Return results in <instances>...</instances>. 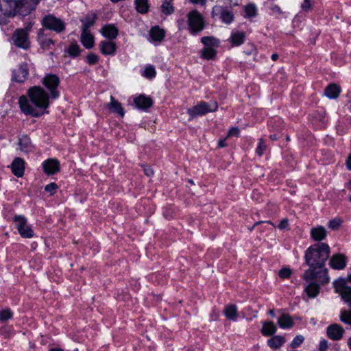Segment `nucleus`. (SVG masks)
<instances>
[{
    "label": "nucleus",
    "instance_id": "obj_1",
    "mask_svg": "<svg viewBox=\"0 0 351 351\" xmlns=\"http://www.w3.org/2000/svg\"><path fill=\"white\" fill-rule=\"evenodd\" d=\"M330 254L329 246L324 243H316L309 247L306 251L305 259L309 269L318 273L319 279L329 282L328 270L325 268V262Z\"/></svg>",
    "mask_w": 351,
    "mask_h": 351
},
{
    "label": "nucleus",
    "instance_id": "obj_2",
    "mask_svg": "<svg viewBox=\"0 0 351 351\" xmlns=\"http://www.w3.org/2000/svg\"><path fill=\"white\" fill-rule=\"evenodd\" d=\"M306 284L304 291L309 298H315L319 292L320 285H324L328 282L321 280L318 276V273H315L312 269H307L304 275Z\"/></svg>",
    "mask_w": 351,
    "mask_h": 351
},
{
    "label": "nucleus",
    "instance_id": "obj_3",
    "mask_svg": "<svg viewBox=\"0 0 351 351\" xmlns=\"http://www.w3.org/2000/svg\"><path fill=\"white\" fill-rule=\"evenodd\" d=\"M28 95L30 101L37 108L47 109L49 106V97L47 93L40 86H34L29 90Z\"/></svg>",
    "mask_w": 351,
    "mask_h": 351
},
{
    "label": "nucleus",
    "instance_id": "obj_4",
    "mask_svg": "<svg viewBox=\"0 0 351 351\" xmlns=\"http://www.w3.org/2000/svg\"><path fill=\"white\" fill-rule=\"evenodd\" d=\"M218 105L216 101H211L208 103L201 101L193 108H189L187 112L191 119L197 116H202L208 112L217 110Z\"/></svg>",
    "mask_w": 351,
    "mask_h": 351
},
{
    "label": "nucleus",
    "instance_id": "obj_5",
    "mask_svg": "<svg viewBox=\"0 0 351 351\" xmlns=\"http://www.w3.org/2000/svg\"><path fill=\"white\" fill-rule=\"evenodd\" d=\"M335 293L351 308V287L347 286V280L340 278L333 282Z\"/></svg>",
    "mask_w": 351,
    "mask_h": 351
},
{
    "label": "nucleus",
    "instance_id": "obj_6",
    "mask_svg": "<svg viewBox=\"0 0 351 351\" xmlns=\"http://www.w3.org/2000/svg\"><path fill=\"white\" fill-rule=\"evenodd\" d=\"M188 24L193 34L201 32L204 27V19L197 10H193L188 14Z\"/></svg>",
    "mask_w": 351,
    "mask_h": 351
},
{
    "label": "nucleus",
    "instance_id": "obj_7",
    "mask_svg": "<svg viewBox=\"0 0 351 351\" xmlns=\"http://www.w3.org/2000/svg\"><path fill=\"white\" fill-rule=\"evenodd\" d=\"M42 23L45 27L54 31L56 33H60L65 29V23L64 21L52 14L45 16L43 19Z\"/></svg>",
    "mask_w": 351,
    "mask_h": 351
},
{
    "label": "nucleus",
    "instance_id": "obj_8",
    "mask_svg": "<svg viewBox=\"0 0 351 351\" xmlns=\"http://www.w3.org/2000/svg\"><path fill=\"white\" fill-rule=\"evenodd\" d=\"M213 17H219L221 21L230 25L234 20V14L232 11L221 5H215L212 10Z\"/></svg>",
    "mask_w": 351,
    "mask_h": 351
},
{
    "label": "nucleus",
    "instance_id": "obj_9",
    "mask_svg": "<svg viewBox=\"0 0 351 351\" xmlns=\"http://www.w3.org/2000/svg\"><path fill=\"white\" fill-rule=\"evenodd\" d=\"M42 82L51 92L52 99H56L59 97V92L56 90L59 84L58 76L53 74H47L43 77Z\"/></svg>",
    "mask_w": 351,
    "mask_h": 351
},
{
    "label": "nucleus",
    "instance_id": "obj_10",
    "mask_svg": "<svg viewBox=\"0 0 351 351\" xmlns=\"http://www.w3.org/2000/svg\"><path fill=\"white\" fill-rule=\"evenodd\" d=\"M19 6L14 0H6L0 5V14L7 16H14L18 12Z\"/></svg>",
    "mask_w": 351,
    "mask_h": 351
},
{
    "label": "nucleus",
    "instance_id": "obj_11",
    "mask_svg": "<svg viewBox=\"0 0 351 351\" xmlns=\"http://www.w3.org/2000/svg\"><path fill=\"white\" fill-rule=\"evenodd\" d=\"M99 49L101 53L105 56H113L117 51V47L114 42L106 40L99 43Z\"/></svg>",
    "mask_w": 351,
    "mask_h": 351
},
{
    "label": "nucleus",
    "instance_id": "obj_12",
    "mask_svg": "<svg viewBox=\"0 0 351 351\" xmlns=\"http://www.w3.org/2000/svg\"><path fill=\"white\" fill-rule=\"evenodd\" d=\"M42 165L45 173L47 175L54 174L60 170V163L55 158L45 160Z\"/></svg>",
    "mask_w": 351,
    "mask_h": 351
},
{
    "label": "nucleus",
    "instance_id": "obj_13",
    "mask_svg": "<svg viewBox=\"0 0 351 351\" xmlns=\"http://www.w3.org/2000/svg\"><path fill=\"white\" fill-rule=\"evenodd\" d=\"M343 328L339 324H334L327 328L328 337L332 340H339L343 337Z\"/></svg>",
    "mask_w": 351,
    "mask_h": 351
},
{
    "label": "nucleus",
    "instance_id": "obj_14",
    "mask_svg": "<svg viewBox=\"0 0 351 351\" xmlns=\"http://www.w3.org/2000/svg\"><path fill=\"white\" fill-rule=\"evenodd\" d=\"M329 264L334 269H343L346 265V258L343 254H335L331 257Z\"/></svg>",
    "mask_w": 351,
    "mask_h": 351
},
{
    "label": "nucleus",
    "instance_id": "obj_15",
    "mask_svg": "<svg viewBox=\"0 0 351 351\" xmlns=\"http://www.w3.org/2000/svg\"><path fill=\"white\" fill-rule=\"evenodd\" d=\"M246 34L243 31H233L228 38V41L232 47H239L241 45L245 39Z\"/></svg>",
    "mask_w": 351,
    "mask_h": 351
},
{
    "label": "nucleus",
    "instance_id": "obj_16",
    "mask_svg": "<svg viewBox=\"0 0 351 351\" xmlns=\"http://www.w3.org/2000/svg\"><path fill=\"white\" fill-rule=\"evenodd\" d=\"M81 42L86 49H91L94 45V38L89 29L82 28Z\"/></svg>",
    "mask_w": 351,
    "mask_h": 351
},
{
    "label": "nucleus",
    "instance_id": "obj_17",
    "mask_svg": "<svg viewBox=\"0 0 351 351\" xmlns=\"http://www.w3.org/2000/svg\"><path fill=\"white\" fill-rule=\"evenodd\" d=\"M278 324L282 329L291 328L293 324V318L287 313L282 314L278 319Z\"/></svg>",
    "mask_w": 351,
    "mask_h": 351
},
{
    "label": "nucleus",
    "instance_id": "obj_18",
    "mask_svg": "<svg viewBox=\"0 0 351 351\" xmlns=\"http://www.w3.org/2000/svg\"><path fill=\"white\" fill-rule=\"evenodd\" d=\"M101 32L102 35L109 40H113L118 36V29L112 25L104 26Z\"/></svg>",
    "mask_w": 351,
    "mask_h": 351
},
{
    "label": "nucleus",
    "instance_id": "obj_19",
    "mask_svg": "<svg viewBox=\"0 0 351 351\" xmlns=\"http://www.w3.org/2000/svg\"><path fill=\"white\" fill-rule=\"evenodd\" d=\"M136 106L140 109H145L152 104V99L145 95H139L134 99Z\"/></svg>",
    "mask_w": 351,
    "mask_h": 351
},
{
    "label": "nucleus",
    "instance_id": "obj_20",
    "mask_svg": "<svg viewBox=\"0 0 351 351\" xmlns=\"http://www.w3.org/2000/svg\"><path fill=\"white\" fill-rule=\"evenodd\" d=\"M8 167L11 169L12 173L16 177H22V158L20 157L15 158Z\"/></svg>",
    "mask_w": 351,
    "mask_h": 351
},
{
    "label": "nucleus",
    "instance_id": "obj_21",
    "mask_svg": "<svg viewBox=\"0 0 351 351\" xmlns=\"http://www.w3.org/2000/svg\"><path fill=\"white\" fill-rule=\"evenodd\" d=\"M106 106L113 112L119 114L121 117L124 116V110L120 103L110 97V101L106 104Z\"/></svg>",
    "mask_w": 351,
    "mask_h": 351
},
{
    "label": "nucleus",
    "instance_id": "obj_22",
    "mask_svg": "<svg viewBox=\"0 0 351 351\" xmlns=\"http://www.w3.org/2000/svg\"><path fill=\"white\" fill-rule=\"evenodd\" d=\"M340 91L341 89L339 86L332 84L326 88L324 94L329 99H335L339 96Z\"/></svg>",
    "mask_w": 351,
    "mask_h": 351
},
{
    "label": "nucleus",
    "instance_id": "obj_23",
    "mask_svg": "<svg viewBox=\"0 0 351 351\" xmlns=\"http://www.w3.org/2000/svg\"><path fill=\"white\" fill-rule=\"evenodd\" d=\"M165 31L158 27H154L150 29L149 36L152 41L160 42L165 37Z\"/></svg>",
    "mask_w": 351,
    "mask_h": 351
},
{
    "label": "nucleus",
    "instance_id": "obj_24",
    "mask_svg": "<svg viewBox=\"0 0 351 351\" xmlns=\"http://www.w3.org/2000/svg\"><path fill=\"white\" fill-rule=\"evenodd\" d=\"M224 315L227 319L236 321L238 317L237 308L235 305L229 304L224 308Z\"/></svg>",
    "mask_w": 351,
    "mask_h": 351
},
{
    "label": "nucleus",
    "instance_id": "obj_25",
    "mask_svg": "<svg viewBox=\"0 0 351 351\" xmlns=\"http://www.w3.org/2000/svg\"><path fill=\"white\" fill-rule=\"evenodd\" d=\"M311 235L314 240L321 241L326 236V232L324 227L318 226L311 229Z\"/></svg>",
    "mask_w": 351,
    "mask_h": 351
},
{
    "label": "nucleus",
    "instance_id": "obj_26",
    "mask_svg": "<svg viewBox=\"0 0 351 351\" xmlns=\"http://www.w3.org/2000/svg\"><path fill=\"white\" fill-rule=\"evenodd\" d=\"M285 342V339L283 337L280 335H276L270 338L267 341L269 346L273 349H277L281 347Z\"/></svg>",
    "mask_w": 351,
    "mask_h": 351
},
{
    "label": "nucleus",
    "instance_id": "obj_27",
    "mask_svg": "<svg viewBox=\"0 0 351 351\" xmlns=\"http://www.w3.org/2000/svg\"><path fill=\"white\" fill-rule=\"evenodd\" d=\"M276 332V326L272 322H265L263 324L261 332L265 336H270Z\"/></svg>",
    "mask_w": 351,
    "mask_h": 351
},
{
    "label": "nucleus",
    "instance_id": "obj_28",
    "mask_svg": "<svg viewBox=\"0 0 351 351\" xmlns=\"http://www.w3.org/2000/svg\"><path fill=\"white\" fill-rule=\"evenodd\" d=\"M38 3V0H23V16L34 10Z\"/></svg>",
    "mask_w": 351,
    "mask_h": 351
},
{
    "label": "nucleus",
    "instance_id": "obj_29",
    "mask_svg": "<svg viewBox=\"0 0 351 351\" xmlns=\"http://www.w3.org/2000/svg\"><path fill=\"white\" fill-rule=\"evenodd\" d=\"M135 5L136 10L140 13L144 14L148 11L149 5L147 0H135Z\"/></svg>",
    "mask_w": 351,
    "mask_h": 351
},
{
    "label": "nucleus",
    "instance_id": "obj_30",
    "mask_svg": "<svg viewBox=\"0 0 351 351\" xmlns=\"http://www.w3.org/2000/svg\"><path fill=\"white\" fill-rule=\"evenodd\" d=\"M202 43L206 46V47H217L219 45L218 40L211 36H204L202 38Z\"/></svg>",
    "mask_w": 351,
    "mask_h": 351
},
{
    "label": "nucleus",
    "instance_id": "obj_31",
    "mask_svg": "<svg viewBox=\"0 0 351 351\" xmlns=\"http://www.w3.org/2000/svg\"><path fill=\"white\" fill-rule=\"evenodd\" d=\"M38 40L41 47L44 49H49L53 45V41L51 38L44 36H39Z\"/></svg>",
    "mask_w": 351,
    "mask_h": 351
},
{
    "label": "nucleus",
    "instance_id": "obj_32",
    "mask_svg": "<svg viewBox=\"0 0 351 351\" xmlns=\"http://www.w3.org/2000/svg\"><path fill=\"white\" fill-rule=\"evenodd\" d=\"M216 51L212 47H205L202 49V57L204 59L210 60L215 56Z\"/></svg>",
    "mask_w": 351,
    "mask_h": 351
},
{
    "label": "nucleus",
    "instance_id": "obj_33",
    "mask_svg": "<svg viewBox=\"0 0 351 351\" xmlns=\"http://www.w3.org/2000/svg\"><path fill=\"white\" fill-rule=\"evenodd\" d=\"M14 45L18 47H22V29H17L12 37Z\"/></svg>",
    "mask_w": 351,
    "mask_h": 351
},
{
    "label": "nucleus",
    "instance_id": "obj_34",
    "mask_svg": "<svg viewBox=\"0 0 351 351\" xmlns=\"http://www.w3.org/2000/svg\"><path fill=\"white\" fill-rule=\"evenodd\" d=\"M174 9L173 5L169 1H165L161 5V12L165 14L169 15L173 12Z\"/></svg>",
    "mask_w": 351,
    "mask_h": 351
},
{
    "label": "nucleus",
    "instance_id": "obj_35",
    "mask_svg": "<svg viewBox=\"0 0 351 351\" xmlns=\"http://www.w3.org/2000/svg\"><path fill=\"white\" fill-rule=\"evenodd\" d=\"M340 320L345 324L351 325V311L341 310L340 313Z\"/></svg>",
    "mask_w": 351,
    "mask_h": 351
},
{
    "label": "nucleus",
    "instance_id": "obj_36",
    "mask_svg": "<svg viewBox=\"0 0 351 351\" xmlns=\"http://www.w3.org/2000/svg\"><path fill=\"white\" fill-rule=\"evenodd\" d=\"M67 52L69 56L75 57L80 55V49L77 43H72L67 49Z\"/></svg>",
    "mask_w": 351,
    "mask_h": 351
},
{
    "label": "nucleus",
    "instance_id": "obj_37",
    "mask_svg": "<svg viewBox=\"0 0 351 351\" xmlns=\"http://www.w3.org/2000/svg\"><path fill=\"white\" fill-rule=\"evenodd\" d=\"M156 73V70L153 66H147L145 67L143 75L147 78H153Z\"/></svg>",
    "mask_w": 351,
    "mask_h": 351
},
{
    "label": "nucleus",
    "instance_id": "obj_38",
    "mask_svg": "<svg viewBox=\"0 0 351 351\" xmlns=\"http://www.w3.org/2000/svg\"><path fill=\"white\" fill-rule=\"evenodd\" d=\"M33 24H34V21H31L28 23V25L27 27H25V29L23 28V49H27L29 46V43L27 40V38L25 35V32L30 29L32 26L33 25Z\"/></svg>",
    "mask_w": 351,
    "mask_h": 351
},
{
    "label": "nucleus",
    "instance_id": "obj_39",
    "mask_svg": "<svg viewBox=\"0 0 351 351\" xmlns=\"http://www.w3.org/2000/svg\"><path fill=\"white\" fill-rule=\"evenodd\" d=\"M245 12L249 17L254 16L256 14V7L254 4H249L245 7Z\"/></svg>",
    "mask_w": 351,
    "mask_h": 351
},
{
    "label": "nucleus",
    "instance_id": "obj_40",
    "mask_svg": "<svg viewBox=\"0 0 351 351\" xmlns=\"http://www.w3.org/2000/svg\"><path fill=\"white\" fill-rule=\"evenodd\" d=\"M12 332V328L8 325H5L0 328V335L3 336L5 338L9 337Z\"/></svg>",
    "mask_w": 351,
    "mask_h": 351
},
{
    "label": "nucleus",
    "instance_id": "obj_41",
    "mask_svg": "<svg viewBox=\"0 0 351 351\" xmlns=\"http://www.w3.org/2000/svg\"><path fill=\"white\" fill-rule=\"evenodd\" d=\"M304 338L302 335H297L294 337L293 341L291 343V347L293 348H296L299 347L302 342L304 341Z\"/></svg>",
    "mask_w": 351,
    "mask_h": 351
},
{
    "label": "nucleus",
    "instance_id": "obj_42",
    "mask_svg": "<svg viewBox=\"0 0 351 351\" xmlns=\"http://www.w3.org/2000/svg\"><path fill=\"white\" fill-rule=\"evenodd\" d=\"M12 313L10 309H5L0 311V320L5 322L12 317Z\"/></svg>",
    "mask_w": 351,
    "mask_h": 351
},
{
    "label": "nucleus",
    "instance_id": "obj_43",
    "mask_svg": "<svg viewBox=\"0 0 351 351\" xmlns=\"http://www.w3.org/2000/svg\"><path fill=\"white\" fill-rule=\"evenodd\" d=\"M265 149H266V144H265V141L262 138H261L258 141V146L256 149V152L259 156H261V155H263V154L264 153Z\"/></svg>",
    "mask_w": 351,
    "mask_h": 351
},
{
    "label": "nucleus",
    "instance_id": "obj_44",
    "mask_svg": "<svg viewBox=\"0 0 351 351\" xmlns=\"http://www.w3.org/2000/svg\"><path fill=\"white\" fill-rule=\"evenodd\" d=\"M57 189H58V186L54 182H51V183L46 185L45 187V191L49 193L50 194V195H53Z\"/></svg>",
    "mask_w": 351,
    "mask_h": 351
},
{
    "label": "nucleus",
    "instance_id": "obj_45",
    "mask_svg": "<svg viewBox=\"0 0 351 351\" xmlns=\"http://www.w3.org/2000/svg\"><path fill=\"white\" fill-rule=\"evenodd\" d=\"M25 102H26V99L23 96V113L29 114L34 117L38 116L39 114L37 112H36L34 110H30L29 108V107L25 105Z\"/></svg>",
    "mask_w": 351,
    "mask_h": 351
},
{
    "label": "nucleus",
    "instance_id": "obj_46",
    "mask_svg": "<svg viewBox=\"0 0 351 351\" xmlns=\"http://www.w3.org/2000/svg\"><path fill=\"white\" fill-rule=\"evenodd\" d=\"M82 28H86L88 29V28L93 25L94 23V19L92 17H87L83 20H82Z\"/></svg>",
    "mask_w": 351,
    "mask_h": 351
},
{
    "label": "nucleus",
    "instance_id": "obj_47",
    "mask_svg": "<svg viewBox=\"0 0 351 351\" xmlns=\"http://www.w3.org/2000/svg\"><path fill=\"white\" fill-rule=\"evenodd\" d=\"M34 235L33 230L28 226L25 225V221H23V237L31 238Z\"/></svg>",
    "mask_w": 351,
    "mask_h": 351
},
{
    "label": "nucleus",
    "instance_id": "obj_48",
    "mask_svg": "<svg viewBox=\"0 0 351 351\" xmlns=\"http://www.w3.org/2000/svg\"><path fill=\"white\" fill-rule=\"evenodd\" d=\"M98 61V56L95 53H89L86 57V62L89 64H95Z\"/></svg>",
    "mask_w": 351,
    "mask_h": 351
},
{
    "label": "nucleus",
    "instance_id": "obj_49",
    "mask_svg": "<svg viewBox=\"0 0 351 351\" xmlns=\"http://www.w3.org/2000/svg\"><path fill=\"white\" fill-rule=\"evenodd\" d=\"M14 221L16 223V228L19 233L22 236V217L21 215L15 216Z\"/></svg>",
    "mask_w": 351,
    "mask_h": 351
},
{
    "label": "nucleus",
    "instance_id": "obj_50",
    "mask_svg": "<svg viewBox=\"0 0 351 351\" xmlns=\"http://www.w3.org/2000/svg\"><path fill=\"white\" fill-rule=\"evenodd\" d=\"M291 271L289 268H283L279 271V276L281 278H287L290 276Z\"/></svg>",
    "mask_w": 351,
    "mask_h": 351
},
{
    "label": "nucleus",
    "instance_id": "obj_51",
    "mask_svg": "<svg viewBox=\"0 0 351 351\" xmlns=\"http://www.w3.org/2000/svg\"><path fill=\"white\" fill-rule=\"evenodd\" d=\"M23 145H25L27 146V149L25 151L26 152L31 151L32 150V146L29 145L30 144L29 138L27 136H23ZM23 152H25V146H23Z\"/></svg>",
    "mask_w": 351,
    "mask_h": 351
},
{
    "label": "nucleus",
    "instance_id": "obj_52",
    "mask_svg": "<svg viewBox=\"0 0 351 351\" xmlns=\"http://www.w3.org/2000/svg\"><path fill=\"white\" fill-rule=\"evenodd\" d=\"M340 220L339 219H333L330 221L329 222V227L332 229H336L340 226Z\"/></svg>",
    "mask_w": 351,
    "mask_h": 351
},
{
    "label": "nucleus",
    "instance_id": "obj_53",
    "mask_svg": "<svg viewBox=\"0 0 351 351\" xmlns=\"http://www.w3.org/2000/svg\"><path fill=\"white\" fill-rule=\"evenodd\" d=\"M327 349H328L327 341L325 339L320 341L319 345V351H326Z\"/></svg>",
    "mask_w": 351,
    "mask_h": 351
},
{
    "label": "nucleus",
    "instance_id": "obj_54",
    "mask_svg": "<svg viewBox=\"0 0 351 351\" xmlns=\"http://www.w3.org/2000/svg\"><path fill=\"white\" fill-rule=\"evenodd\" d=\"M239 134V130L237 128H232L229 130L228 136H238Z\"/></svg>",
    "mask_w": 351,
    "mask_h": 351
},
{
    "label": "nucleus",
    "instance_id": "obj_55",
    "mask_svg": "<svg viewBox=\"0 0 351 351\" xmlns=\"http://www.w3.org/2000/svg\"><path fill=\"white\" fill-rule=\"evenodd\" d=\"M311 8V3L310 0H304L302 4V8L304 10H308Z\"/></svg>",
    "mask_w": 351,
    "mask_h": 351
},
{
    "label": "nucleus",
    "instance_id": "obj_56",
    "mask_svg": "<svg viewBox=\"0 0 351 351\" xmlns=\"http://www.w3.org/2000/svg\"><path fill=\"white\" fill-rule=\"evenodd\" d=\"M287 227H288V221L287 219L282 220L278 225V228L280 230L285 229Z\"/></svg>",
    "mask_w": 351,
    "mask_h": 351
},
{
    "label": "nucleus",
    "instance_id": "obj_57",
    "mask_svg": "<svg viewBox=\"0 0 351 351\" xmlns=\"http://www.w3.org/2000/svg\"><path fill=\"white\" fill-rule=\"evenodd\" d=\"M144 172L147 176H152L153 175V170L149 167L144 168Z\"/></svg>",
    "mask_w": 351,
    "mask_h": 351
},
{
    "label": "nucleus",
    "instance_id": "obj_58",
    "mask_svg": "<svg viewBox=\"0 0 351 351\" xmlns=\"http://www.w3.org/2000/svg\"><path fill=\"white\" fill-rule=\"evenodd\" d=\"M227 3L229 4L230 6H235L239 5V0H227Z\"/></svg>",
    "mask_w": 351,
    "mask_h": 351
},
{
    "label": "nucleus",
    "instance_id": "obj_59",
    "mask_svg": "<svg viewBox=\"0 0 351 351\" xmlns=\"http://www.w3.org/2000/svg\"><path fill=\"white\" fill-rule=\"evenodd\" d=\"M193 3L203 5L206 3V0H190Z\"/></svg>",
    "mask_w": 351,
    "mask_h": 351
},
{
    "label": "nucleus",
    "instance_id": "obj_60",
    "mask_svg": "<svg viewBox=\"0 0 351 351\" xmlns=\"http://www.w3.org/2000/svg\"><path fill=\"white\" fill-rule=\"evenodd\" d=\"M226 140L225 139H222V140H220L218 143V145L219 147H223L225 146H226V144L225 143Z\"/></svg>",
    "mask_w": 351,
    "mask_h": 351
},
{
    "label": "nucleus",
    "instance_id": "obj_61",
    "mask_svg": "<svg viewBox=\"0 0 351 351\" xmlns=\"http://www.w3.org/2000/svg\"><path fill=\"white\" fill-rule=\"evenodd\" d=\"M346 164L348 169L351 170V155L348 157Z\"/></svg>",
    "mask_w": 351,
    "mask_h": 351
},
{
    "label": "nucleus",
    "instance_id": "obj_62",
    "mask_svg": "<svg viewBox=\"0 0 351 351\" xmlns=\"http://www.w3.org/2000/svg\"><path fill=\"white\" fill-rule=\"evenodd\" d=\"M18 77H19V75H16V73H15V71L13 72V75H12V80L13 81H15V82H21L19 79H18Z\"/></svg>",
    "mask_w": 351,
    "mask_h": 351
},
{
    "label": "nucleus",
    "instance_id": "obj_63",
    "mask_svg": "<svg viewBox=\"0 0 351 351\" xmlns=\"http://www.w3.org/2000/svg\"><path fill=\"white\" fill-rule=\"evenodd\" d=\"M273 10H274V12H280V8L278 6L275 5V6H274V7H273Z\"/></svg>",
    "mask_w": 351,
    "mask_h": 351
},
{
    "label": "nucleus",
    "instance_id": "obj_64",
    "mask_svg": "<svg viewBox=\"0 0 351 351\" xmlns=\"http://www.w3.org/2000/svg\"><path fill=\"white\" fill-rule=\"evenodd\" d=\"M49 351H63V350L60 348H51Z\"/></svg>",
    "mask_w": 351,
    "mask_h": 351
}]
</instances>
